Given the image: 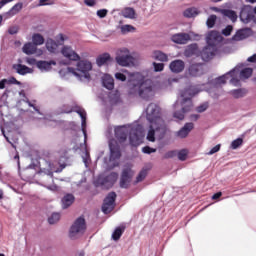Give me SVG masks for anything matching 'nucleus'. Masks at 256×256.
I'll list each match as a JSON object with an SVG mask.
<instances>
[{"label":"nucleus","mask_w":256,"mask_h":256,"mask_svg":"<svg viewBox=\"0 0 256 256\" xmlns=\"http://www.w3.org/2000/svg\"><path fill=\"white\" fill-rule=\"evenodd\" d=\"M21 9H23V3L19 2L17 4H15L9 11V13L11 15H17V13H19V11H21Z\"/></svg>","instance_id":"38"},{"label":"nucleus","mask_w":256,"mask_h":256,"mask_svg":"<svg viewBox=\"0 0 256 256\" xmlns=\"http://www.w3.org/2000/svg\"><path fill=\"white\" fill-rule=\"evenodd\" d=\"M218 151H221V144H217L214 146L208 153L207 155H215V153H218Z\"/></svg>","instance_id":"50"},{"label":"nucleus","mask_w":256,"mask_h":256,"mask_svg":"<svg viewBox=\"0 0 256 256\" xmlns=\"http://www.w3.org/2000/svg\"><path fill=\"white\" fill-rule=\"evenodd\" d=\"M231 95L235 98V99H241V97H243L244 93L241 89H235L231 91Z\"/></svg>","instance_id":"45"},{"label":"nucleus","mask_w":256,"mask_h":256,"mask_svg":"<svg viewBox=\"0 0 256 256\" xmlns=\"http://www.w3.org/2000/svg\"><path fill=\"white\" fill-rule=\"evenodd\" d=\"M169 69L172 73H183L185 62L183 60H174L170 63Z\"/></svg>","instance_id":"20"},{"label":"nucleus","mask_w":256,"mask_h":256,"mask_svg":"<svg viewBox=\"0 0 256 256\" xmlns=\"http://www.w3.org/2000/svg\"><path fill=\"white\" fill-rule=\"evenodd\" d=\"M78 113L81 118V130L84 135V143H87V112L80 106H63L62 113Z\"/></svg>","instance_id":"8"},{"label":"nucleus","mask_w":256,"mask_h":256,"mask_svg":"<svg viewBox=\"0 0 256 256\" xmlns=\"http://www.w3.org/2000/svg\"><path fill=\"white\" fill-rule=\"evenodd\" d=\"M116 63L121 67H130L135 63V58L132 57L131 52L127 48H120L116 52Z\"/></svg>","instance_id":"11"},{"label":"nucleus","mask_w":256,"mask_h":256,"mask_svg":"<svg viewBox=\"0 0 256 256\" xmlns=\"http://www.w3.org/2000/svg\"><path fill=\"white\" fill-rule=\"evenodd\" d=\"M32 43L37 47L39 45H43L45 43V38H43V35L39 33H35L32 35Z\"/></svg>","instance_id":"32"},{"label":"nucleus","mask_w":256,"mask_h":256,"mask_svg":"<svg viewBox=\"0 0 256 256\" xmlns=\"http://www.w3.org/2000/svg\"><path fill=\"white\" fill-rule=\"evenodd\" d=\"M243 145V138H237L236 140L232 141L231 149H239Z\"/></svg>","instance_id":"41"},{"label":"nucleus","mask_w":256,"mask_h":256,"mask_svg":"<svg viewBox=\"0 0 256 256\" xmlns=\"http://www.w3.org/2000/svg\"><path fill=\"white\" fill-rule=\"evenodd\" d=\"M233 31V26L228 25L225 27V29L222 30V35H224L225 37H229V35H231Z\"/></svg>","instance_id":"47"},{"label":"nucleus","mask_w":256,"mask_h":256,"mask_svg":"<svg viewBox=\"0 0 256 256\" xmlns=\"http://www.w3.org/2000/svg\"><path fill=\"white\" fill-rule=\"evenodd\" d=\"M133 31H135V27L132 25L126 24L121 26V33H123V35L127 33H133Z\"/></svg>","instance_id":"40"},{"label":"nucleus","mask_w":256,"mask_h":256,"mask_svg":"<svg viewBox=\"0 0 256 256\" xmlns=\"http://www.w3.org/2000/svg\"><path fill=\"white\" fill-rule=\"evenodd\" d=\"M61 53L66 59H69V61H79L81 57L71 46H64L61 50Z\"/></svg>","instance_id":"16"},{"label":"nucleus","mask_w":256,"mask_h":256,"mask_svg":"<svg viewBox=\"0 0 256 256\" xmlns=\"http://www.w3.org/2000/svg\"><path fill=\"white\" fill-rule=\"evenodd\" d=\"M188 73L191 77H201L205 73L203 64H192L188 68Z\"/></svg>","instance_id":"18"},{"label":"nucleus","mask_w":256,"mask_h":256,"mask_svg":"<svg viewBox=\"0 0 256 256\" xmlns=\"http://www.w3.org/2000/svg\"><path fill=\"white\" fill-rule=\"evenodd\" d=\"M115 199H117V194L115 192H110L104 199L102 211L105 215H108V213H111V211L115 209Z\"/></svg>","instance_id":"14"},{"label":"nucleus","mask_w":256,"mask_h":256,"mask_svg":"<svg viewBox=\"0 0 256 256\" xmlns=\"http://www.w3.org/2000/svg\"><path fill=\"white\" fill-rule=\"evenodd\" d=\"M9 35H17L19 33V28L16 26H12L8 29Z\"/></svg>","instance_id":"51"},{"label":"nucleus","mask_w":256,"mask_h":256,"mask_svg":"<svg viewBox=\"0 0 256 256\" xmlns=\"http://www.w3.org/2000/svg\"><path fill=\"white\" fill-rule=\"evenodd\" d=\"M74 201H75V196H73V194H66L62 198V208L67 209V208L71 207V205H73Z\"/></svg>","instance_id":"26"},{"label":"nucleus","mask_w":256,"mask_h":256,"mask_svg":"<svg viewBox=\"0 0 256 256\" xmlns=\"http://www.w3.org/2000/svg\"><path fill=\"white\" fill-rule=\"evenodd\" d=\"M46 1H49V0H39V7H43L44 5H49V3H45Z\"/></svg>","instance_id":"64"},{"label":"nucleus","mask_w":256,"mask_h":256,"mask_svg":"<svg viewBox=\"0 0 256 256\" xmlns=\"http://www.w3.org/2000/svg\"><path fill=\"white\" fill-rule=\"evenodd\" d=\"M108 61H111V55L109 53H104L97 57L96 64L98 67H103Z\"/></svg>","instance_id":"28"},{"label":"nucleus","mask_w":256,"mask_h":256,"mask_svg":"<svg viewBox=\"0 0 256 256\" xmlns=\"http://www.w3.org/2000/svg\"><path fill=\"white\" fill-rule=\"evenodd\" d=\"M177 155L180 161H185V159H187V155H189V151H187L186 149H182L178 152Z\"/></svg>","instance_id":"44"},{"label":"nucleus","mask_w":256,"mask_h":256,"mask_svg":"<svg viewBox=\"0 0 256 256\" xmlns=\"http://www.w3.org/2000/svg\"><path fill=\"white\" fill-rule=\"evenodd\" d=\"M85 229H87L85 218L79 217L70 228V238L75 239L77 236L83 235L85 233Z\"/></svg>","instance_id":"12"},{"label":"nucleus","mask_w":256,"mask_h":256,"mask_svg":"<svg viewBox=\"0 0 256 256\" xmlns=\"http://www.w3.org/2000/svg\"><path fill=\"white\" fill-rule=\"evenodd\" d=\"M26 63H28V65H37V60H35V58H28Z\"/></svg>","instance_id":"56"},{"label":"nucleus","mask_w":256,"mask_h":256,"mask_svg":"<svg viewBox=\"0 0 256 256\" xmlns=\"http://www.w3.org/2000/svg\"><path fill=\"white\" fill-rule=\"evenodd\" d=\"M109 13V10L107 9H100L96 12L97 17L100 19H105L107 17V14Z\"/></svg>","instance_id":"46"},{"label":"nucleus","mask_w":256,"mask_h":256,"mask_svg":"<svg viewBox=\"0 0 256 256\" xmlns=\"http://www.w3.org/2000/svg\"><path fill=\"white\" fill-rule=\"evenodd\" d=\"M173 43L178 45H186L187 42L191 41V36L188 33H178L171 37Z\"/></svg>","instance_id":"19"},{"label":"nucleus","mask_w":256,"mask_h":256,"mask_svg":"<svg viewBox=\"0 0 256 256\" xmlns=\"http://www.w3.org/2000/svg\"><path fill=\"white\" fill-rule=\"evenodd\" d=\"M96 3L95 0H84V5L87 7H95Z\"/></svg>","instance_id":"53"},{"label":"nucleus","mask_w":256,"mask_h":256,"mask_svg":"<svg viewBox=\"0 0 256 256\" xmlns=\"http://www.w3.org/2000/svg\"><path fill=\"white\" fill-rule=\"evenodd\" d=\"M111 133H113V127L109 126L107 131H106V136L109 137L111 135Z\"/></svg>","instance_id":"62"},{"label":"nucleus","mask_w":256,"mask_h":256,"mask_svg":"<svg viewBox=\"0 0 256 256\" xmlns=\"http://www.w3.org/2000/svg\"><path fill=\"white\" fill-rule=\"evenodd\" d=\"M13 69L16 70V73H18V75H28L33 73L32 68H29L26 65L22 64H14Z\"/></svg>","instance_id":"24"},{"label":"nucleus","mask_w":256,"mask_h":256,"mask_svg":"<svg viewBox=\"0 0 256 256\" xmlns=\"http://www.w3.org/2000/svg\"><path fill=\"white\" fill-rule=\"evenodd\" d=\"M91 69H93V64L90 61L80 60L76 68L68 67L66 70H60L59 73L60 75H73L78 81H89L91 79V74H89Z\"/></svg>","instance_id":"6"},{"label":"nucleus","mask_w":256,"mask_h":256,"mask_svg":"<svg viewBox=\"0 0 256 256\" xmlns=\"http://www.w3.org/2000/svg\"><path fill=\"white\" fill-rule=\"evenodd\" d=\"M197 49H199V46L197 44H190L185 50L186 57H191V55H195L197 53Z\"/></svg>","instance_id":"34"},{"label":"nucleus","mask_w":256,"mask_h":256,"mask_svg":"<svg viewBox=\"0 0 256 256\" xmlns=\"http://www.w3.org/2000/svg\"><path fill=\"white\" fill-rule=\"evenodd\" d=\"M242 67H245V64H238L235 68L226 74L217 77L206 84L189 86L184 91H181L180 97L182 98V101L179 103V100H177L174 104V109H179L180 107L181 110L175 111L173 113L174 119H178V121H183L185 119V113H189V111L193 109V101H191V97H195L197 93H201V91H207L210 97L213 99H219V88L223 87V85L227 83L229 77H232L230 80L232 85H239V80L235 78V72L239 71V69H242Z\"/></svg>","instance_id":"1"},{"label":"nucleus","mask_w":256,"mask_h":256,"mask_svg":"<svg viewBox=\"0 0 256 256\" xmlns=\"http://www.w3.org/2000/svg\"><path fill=\"white\" fill-rule=\"evenodd\" d=\"M215 21H217L216 15H210L206 21L208 29H212V27H215Z\"/></svg>","instance_id":"39"},{"label":"nucleus","mask_w":256,"mask_h":256,"mask_svg":"<svg viewBox=\"0 0 256 256\" xmlns=\"http://www.w3.org/2000/svg\"><path fill=\"white\" fill-rule=\"evenodd\" d=\"M223 41V36L218 31H210L206 37L207 46L201 52L203 61H211L217 55V45Z\"/></svg>","instance_id":"5"},{"label":"nucleus","mask_w":256,"mask_h":256,"mask_svg":"<svg viewBox=\"0 0 256 256\" xmlns=\"http://www.w3.org/2000/svg\"><path fill=\"white\" fill-rule=\"evenodd\" d=\"M9 81L7 79H2L0 81V89H5V85H7Z\"/></svg>","instance_id":"57"},{"label":"nucleus","mask_w":256,"mask_h":256,"mask_svg":"<svg viewBox=\"0 0 256 256\" xmlns=\"http://www.w3.org/2000/svg\"><path fill=\"white\" fill-rule=\"evenodd\" d=\"M1 131H2V135L5 137L6 141L8 143H10L12 145V147H15V145L13 143H11V141L9 140V137H7V135H5V129H3V127H1Z\"/></svg>","instance_id":"58"},{"label":"nucleus","mask_w":256,"mask_h":256,"mask_svg":"<svg viewBox=\"0 0 256 256\" xmlns=\"http://www.w3.org/2000/svg\"><path fill=\"white\" fill-rule=\"evenodd\" d=\"M19 85V81H17V79L15 77H11L10 79H8V85Z\"/></svg>","instance_id":"55"},{"label":"nucleus","mask_w":256,"mask_h":256,"mask_svg":"<svg viewBox=\"0 0 256 256\" xmlns=\"http://www.w3.org/2000/svg\"><path fill=\"white\" fill-rule=\"evenodd\" d=\"M249 35H251V28L240 29L234 34L232 41H243V39H247Z\"/></svg>","instance_id":"22"},{"label":"nucleus","mask_w":256,"mask_h":256,"mask_svg":"<svg viewBox=\"0 0 256 256\" xmlns=\"http://www.w3.org/2000/svg\"><path fill=\"white\" fill-rule=\"evenodd\" d=\"M109 149V161L107 162V158H104V163L106 165V169H115V167H119V159H121V149L119 148V144H117L115 139L109 140Z\"/></svg>","instance_id":"7"},{"label":"nucleus","mask_w":256,"mask_h":256,"mask_svg":"<svg viewBox=\"0 0 256 256\" xmlns=\"http://www.w3.org/2000/svg\"><path fill=\"white\" fill-rule=\"evenodd\" d=\"M46 165L48 168H41L37 175L42 179H49L50 181H53V173H61L66 167L65 163H61V161L58 162L60 168L55 167V163L51 162H46Z\"/></svg>","instance_id":"9"},{"label":"nucleus","mask_w":256,"mask_h":256,"mask_svg":"<svg viewBox=\"0 0 256 256\" xmlns=\"http://www.w3.org/2000/svg\"><path fill=\"white\" fill-rule=\"evenodd\" d=\"M153 59L161 61V63H167V61H169V56L160 50H156L153 52Z\"/></svg>","instance_id":"27"},{"label":"nucleus","mask_w":256,"mask_h":256,"mask_svg":"<svg viewBox=\"0 0 256 256\" xmlns=\"http://www.w3.org/2000/svg\"><path fill=\"white\" fill-rule=\"evenodd\" d=\"M28 105H29V107H33V109L36 111L37 115H41V117H38L36 119H45L43 114H41V112L39 111V109H37V107H35V105L31 104V102H28Z\"/></svg>","instance_id":"52"},{"label":"nucleus","mask_w":256,"mask_h":256,"mask_svg":"<svg viewBox=\"0 0 256 256\" xmlns=\"http://www.w3.org/2000/svg\"><path fill=\"white\" fill-rule=\"evenodd\" d=\"M221 13L224 17H227L228 19H230L232 23H235V21H237V13L235 11L224 9L221 11Z\"/></svg>","instance_id":"30"},{"label":"nucleus","mask_w":256,"mask_h":256,"mask_svg":"<svg viewBox=\"0 0 256 256\" xmlns=\"http://www.w3.org/2000/svg\"><path fill=\"white\" fill-rule=\"evenodd\" d=\"M82 160L85 167H89V163H91V156H89V151H87V146L84 145V152L82 154Z\"/></svg>","instance_id":"35"},{"label":"nucleus","mask_w":256,"mask_h":256,"mask_svg":"<svg viewBox=\"0 0 256 256\" xmlns=\"http://www.w3.org/2000/svg\"><path fill=\"white\" fill-rule=\"evenodd\" d=\"M248 63H255L256 61V54H253L252 56L247 58Z\"/></svg>","instance_id":"59"},{"label":"nucleus","mask_w":256,"mask_h":256,"mask_svg":"<svg viewBox=\"0 0 256 256\" xmlns=\"http://www.w3.org/2000/svg\"><path fill=\"white\" fill-rule=\"evenodd\" d=\"M123 233H125L124 226L116 227L115 230L112 233V240L113 241H119V239H121Z\"/></svg>","instance_id":"29"},{"label":"nucleus","mask_w":256,"mask_h":256,"mask_svg":"<svg viewBox=\"0 0 256 256\" xmlns=\"http://www.w3.org/2000/svg\"><path fill=\"white\" fill-rule=\"evenodd\" d=\"M65 41H67V36H65L63 34H58L56 36V41L51 38L47 39L46 49L50 53H57V47H59V45H63V43H65Z\"/></svg>","instance_id":"13"},{"label":"nucleus","mask_w":256,"mask_h":256,"mask_svg":"<svg viewBox=\"0 0 256 256\" xmlns=\"http://www.w3.org/2000/svg\"><path fill=\"white\" fill-rule=\"evenodd\" d=\"M208 107H209V104L204 103V104H201L200 106H198L196 108V111H197V113H204V111H207Z\"/></svg>","instance_id":"49"},{"label":"nucleus","mask_w":256,"mask_h":256,"mask_svg":"<svg viewBox=\"0 0 256 256\" xmlns=\"http://www.w3.org/2000/svg\"><path fill=\"white\" fill-rule=\"evenodd\" d=\"M53 65H57V62L51 60V61H45V60H39L36 62V67L42 72L47 73L53 69Z\"/></svg>","instance_id":"17"},{"label":"nucleus","mask_w":256,"mask_h":256,"mask_svg":"<svg viewBox=\"0 0 256 256\" xmlns=\"http://www.w3.org/2000/svg\"><path fill=\"white\" fill-rule=\"evenodd\" d=\"M191 121H197L199 119V114H193L190 116Z\"/></svg>","instance_id":"63"},{"label":"nucleus","mask_w":256,"mask_h":256,"mask_svg":"<svg viewBox=\"0 0 256 256\" xmlns=\"http://www.w3.org/2000/svg\"><path fill=\"white\" fill-rule=\"evenodd\" d=\"M253 75V68H244L240 71L241 79H249Z\"/></svg>","instance_id":"36"},{"label":"nucleus","mask_w":256,"mask_h":256,"mask_svg":"<svg viewBox=\"0 0 256 256\" xmlns=\"http://www.w3.org/2000/svg\"><path fill=\"white\" fill-rule=\"evenodd\" d=\"M102 85L105 89H108V91H113V89H115V80L111 75L104 74L102 76Z\"/></svg>","instance_id":"23"},{"label":"nucleus","mask_w":256,"mask_h":256,"mask_svg":"<svg viewBox=\"0 0 256 256\" xmlns=\"http://www.w3.org/2000/svg\"><path fill=\"white\" fill-rule=\"evenodd\" d=\"M61 219V214L60 213H53L49 218H48V223L50 225H55Z\"/></svg>","instance_id":"37"},{"label":"nucleus","mask_w":256,"mask_h":256,"mask_svg":"<svg viewBox=\"0 0 256 256\" xmlns=\"http://www.w3.org/2000/svg\"><path fill=\"white\" fill-rule=\"evenodd\" d=\"M152 65L154 67L155 73H160L161 71H163V69H165V64L163 63L153 62Z\"/></svg>","instance_id":"43"},{"label":"nucleus","mask_w":256,"mask_h":256,"mask_svg":"<svg viewBox=\"0 0 256 256\" xmlns=\"http://www.w3.org/2000/svg\"><path fill=\"white\" fill-rule=\"evenodd\" d=\"M175 155H177V152L175 151H169L165 154V159H173V157H175Z\"/></svg>","instance_id":"54"},{"label":"nucleus","mask_w":256,"mask_h":256,"mask_svg":"<svg viewBox=\"0 0 256 256\" xmlns=\"http://www.w3.org/2000/svg\"><path fill=\"white\" fill-rule=\"evenodd\" d=\"M157 149L151 148L149 146H145L142 148V153H145L146 155H151V153H155Z\"/></svg>","instance_id":"48"},{"label":"nucleus","mask_w":256,"mask_h":256,"mask_svg":"<svg viewBox=\"0 0 256 256\" xmlns=\"http://www.w3.org/2000/svg\"><path fill=\"white\" fill-rule=\"evenodd\" d=\"M118 81H127L129 95H139L141 99H149L155 95V84L146 79L141 72H127V76L121 72L115 74Z\"/></svg>","instance_id":"2"},{"label":"nucleus","mask_w":256,"mask_h":256,"mask_svg":"<svg viewBox=\"0 0 256 256\" xmlns=\"http://www.w3.org/2000/svg\"><path fill=\"white\" fill-rule=\"evenodd\" d=\"M147 177V169H142L136 178V183H141Z\"/></svg>","instance_id":"42"},{"label":"nucleus","mask_w":256,"mask_h":256,"mask_svg":"<svg viewBox=\"0 0 256 256\" xmlns=\"http://www.w3.org/2000/svg\"><path fill=\"white\" fill-rule=\"evenodd\" d=\"M117 179H119V174H117V172H112L108 176H105V174L99 175L94 183L96 187L111 189V187L117 183Z\"/></svg>","instance_id":"10"},{"label":"nucleus","mask_w":256,"mask_h":256,"mask_svg":"<svg viewBox=\"0 0 256 256\" xmlns=\"http://www.w3.org/2000/svg\"><path fill=\"white\" fill-rule=\"evenodd\" d=\"M223 195V193H221V192H217V193H215L213 196H212V199H219L221 196Z\"/></svg>","instance_id":"61"},{"label":"nucleus","mask_w":256,"mask_h":256,"mask_svg":"<svg viewBox=\"0 0 256 256\" xmlns=\"http://www.w3.org/2000/svg\"><path fill=\"white\" fill-rule=\"evenodd\" d=\"M114 133L119 143H125L127 141V135H129V141L132 147H139L143 143V137H145L143 126L137 123L117 126L114 129Z\"/></svg>","instance_id":"4"},{"label":"nucleus","mask_w":256,"mask_h":256,"mask_svg":"<svg viewBox=\"0 0 256 256\" xmlns=\"http://www.w3.org/2000/svg\"><path fill=\"white\" fill-rule=\"evenodd\" d=\"M195 127V125L192 122H188L186 123L177 133V137H180V139H185V137H187V135H189V133H191V131H193V128Z\"/></svg>","instance_id":"21"},{"label":"nucleus","mask_w":256,"mask_h":256,"mask_svg":"<svg viewBox=\"0 0 256 256\" xmlns=\"http://www.w3.org/2000/svg\"><path fill=\"white\" fill-rule=\"evenodd\" d=\"M11 1H13V0H1L0 1V9H2V7H5V5H7V3H11Z\"/></svg>","instance_id":"60"},{"label":"nucleus","mask_w":256,"mask_h":256,"mask_svg":"<svg viewBox=\"0 0 256 256\" xmlns=\"http://www.w3.org/2000/svg\"><path fill=\"white\" fill-rule=\"evenodd\" d=\"M198 14H199V10L195 7L187 8L183 13L184 17H187L188 19L197 17Z\"/></svg>","instance_id":"31"},{"label":"nucleus","mask_w":256,"mask_h":256,"mask_svg":"<svg viewBox=\"0 0 256 256\" xmlns=\"http://www.w3.org/2000/svg\"><path fill=\"white\" fill-rule=\"evenodd\" d=\"M132 178H133V170H131V168L129 167L124 168L120 178V187L122 189H127V187H129V184L131 183Z\"/></svg>","instance_id":"15"},{"label":"nucleus","mask_w":256,"mask_h":256,"mask_svg":"<svg viewBox=\"0 0 256 256\" xmlns=\"http://www.w3.org/2000/svg\"><path fill=\"white\" fill-rule=\"evenodd\" d=\"M22 51L26 55H35V53H37V46L31 42H28L24 44Z\"/></svg>","instance_id":"25"},{"label":"nucleus","mask_w":256,"mask_h":256,"mask_svg":"<svg viewBox=\"0 0 256 256\" xmlns=\"http://www.w3.org/2000/svg\"><path fill=\"white\" fill-rule=\"evenodd\" d=\"M146 119L149 123V130L146 139L151 143H155V135L159 139H163L165 135V120L161 116V107L155 103H150L146 110Z\"/></svg>","instance_id":"3"},{"label":"nucleus","mask_w":256,"mask_h":256,"mask_svg":"<svg viewBox=\"0 0 256 256\" xmlns=\"http://www.w3.org/2000/svg\"><path fill=\"white\" fill-rule=\"evenodd\" d=\"M121 15L124 16L125 19H135V9L124 8L121 12Z\"/></svg>","instance_id":"33"}]
</instances>
